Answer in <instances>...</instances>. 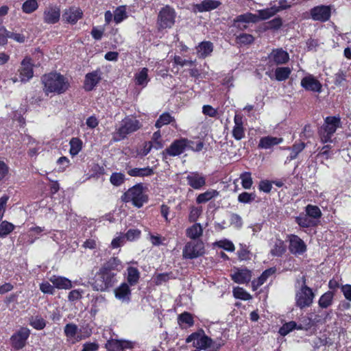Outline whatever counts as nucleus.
Masks as SVG:
<instances>
[{"instance_id":"f257e3e1","label":"nucleus","mask_w":351,"mask_h":351,"mask_svg":"<svg viewBox=\"0 0 351 351\" xmlns=\"http://www.w3.org/2000/svg\"><path fill=\"white\" fill-rule=\"evenodd\" d=\"M41 80L43 91L47 95L49 93L62 94L69 89L70 86L68 79L57 72L44 75Z\"/></svg>"},{"instance_id":"f03ea898","label":"nucleus","mask_w":351,"mask_h":351,"mask_svg":"<svg viewBox=\"0 0 351 351\" xmlns=\"http://www.w3.org/2000/svg\"><path fill=\"white\" fill-rule=\"evenodd\" d=\"M295 305L300 309L310 307L315 297L312 289L306 285V279L304 276L298 278L295 285Z\"/></svg>"},{"instance_id":"7ed1b4c3","label":"nucleus","mask_w":351,"mask_h":351,"mask_svg":"<svg viewBox=\"0 0 351 351\" xmlns=\"http://www.w3.org/2000/svg\"><path fill=\"white\" fill-rule=\"evenodd\" d=\"M117 282L116 274L108 270V268L101 267L96 273L92 286L97 291H106Z\"/></svg>"},{"instance_id":"20e7f679","label":"nucleus","mask_w":351,"mask_h":351,"mask_svg":"<svg viewBox=\"0 0 351 351\" xmlns=\"http://www.w3.org/2000/svg\"><path fill=\"white\" fill-rule=\"evenodd\" d=\"M141 128V124L138 120L133 117H125L121 121L119 128L117 129L113 138L115 141H119Z\"/></svg>"},{"instance_id":"39448f33","label":"nucleus","mask_w":351,"mask_h":351,"mask_svg":"<svg viewBox=\"0 0 351 351\" xmlns=\"http://www.w3.org/2000/svg\"><path fill=\"white\" fill-rule=\"evenodd\" d=\"M340 126L339 117H327L319 132L322 142L324 143L331 142L333 134Z\"/></svg>"},{"instance_id":"423d86ee","label":"nucleus","mask_w":351,"mask_h":351,"mask_svg":"<svg viewBox=\"0 0 351 351\" xmlns=\"http://www.w3.org/2000/svg\"><path fill=\"white\" fill-rule=\"evenodd\" d=\"M122 198L124 202H132L138 208L141 207L147 201V197L143 192V187L139 184L130 189L124 193Z\"/></svg>"},{"instance_id":"0eeeda50","label":"nucleus","mask_w":351,"mask_h":351,"mask_svg":"<svg viewBox=\"0 0 351 351\" xmlns=\"http://www.w3.org/2000/svg\"><path fill=\"white\" fill-rule=\"evenodd\" d=\"M204 254V244L201 241H191L186 243L182 256L185 258L194 259Z\"/></svg>"},{"instance_id":"6e6552de","label":"nucleus","mask_w":351,"mask_h":351,"mask_svg":"<svg viewBox=\"0 0 351 351\" xmlns=\"http://www.w3.org/2000/svg\"><path fill=\"white\" fill-rule=\"evenodd\" d=\"M176 13L173 8L167 5L162 8L158 15V25L161 29L171 28L175 23Z\"/></svg>"},{"instance_id":"1a4fd4ad","label":"nucleus","mask_w":351,"mask_h":351,"mask_svg":"<svg viewBox=\"0 0 351 351\" xmlns=\"http://www.w3.org/2000/svg\"><path fill=\"white\" fill-rule=\"evenodd\" d=\"M191 143V141L184 138L176 140L163 152V153H166L170 156H179L190 146Z\"/></svg>"},{"instance_id":"9d476101","label":"nucleus","mask_w":351,"mask_h":351,"mask_svg":"<svg viewBox=\"0 0 351 351\" xmlns=\"http://www.w3.org/2000/svg\"><path fill=\"white\" fill-rule=\"evenodd\" d=\"M30 330L25 327L21 328L10 338L12 347L16 350L23 348L26 345V341L29 337Z\"/></svg>"},{"instance_id":"9b49d317","label":"nucleus","mask_w":351,"mask_h":351,"mask_svg":"<svg viewBox=\"0 0 351 351\" xmlns=\"http://www.w3.org/2000/svg\"><path fill=\"white\" fill-rule=\"evenodd\" d=\"M301 86L306 90L314 93H321L322 90V84L313 75L307 74L300 82Z\"/></svg>"},{"instance_id":"f8f14e48","label":"nucleus","mask_w":351,"mask_h":351,"mask_svg":"<svg viewBox=\"0 0 351 351\" xmlns=\"http://www.w3.org/2000/svg\"><path fill=\"white\" fill-rule=\"evenodd\" d=\"M223 345V343L214 341L204 332L198 341L194 343V347L207 351H217Z\"/></svg>"},{"instance_id":"ddd939ff","label":"nucleus","mask_w":351,"mask_h":351,"mask_svg":"<svg viewBox=\"0 0 351 351\" xmlns=\"http://www.w3.org/2000/svg\"><path fill=\"white\" fill-rule=\"evenodd\" d=\"M310 14L312 19L314 21L325 22L330 17L331 9L328 5H317L311 10Z\"/></svg>"},{"instance_id":"4468645a","label":"nucleus","mask_w":351,"mask_h":351,"mask_svg":"<svg viewBox=\"0 0 351 351\" xmlns=\"http://www.w3.org/2000/svg\"><path fill=\"white\" fill-rule=\"evenodd\" d=\"M19 72L20 74V81L22 83L28 82L33 77L34 71L30 58L26 57L23 60L19 69Z\"/></svg>"},{"instance_id":"2eb2a0df","label":"nucleus","mask_w":351,"mask_h":351,"mask_svg":"<svg viewBox=\"0 0 351 351\" xmlns=\"http://www.w3.org/2000/svg\"><path fill=\"white\" fill-rule=\"evenodd\" d=\"M101 71L100 70H95L93 72L88 73L86 75L84 88L86 91H90L95 88L98 83L101 80Z\"/></svg>"},{"instance_id":"dca6fc26","label":"nucleus","mask_w":351,"mask_h":351,"mask_svg":"<svg viewBox=\"0 0 351 351\" xmlns=\"http://www.w3.org/2000/svg\"><path fill=\"white\" fill-rule=\"evenodd\" d=\"M134 346L132 341L111 339L106 343V348L109 351H123L126 348L131 349Z\"/></svg>"},{"instance_id":"f3484780","label":"nucleus","mask_w":351,"mask_h":351,"mask_svg":"<svg viewBox=\"0 0 351 351\" xmlns=\"http://www.w3.org/2000/svg\"><path fill=\"white\" fill-rule=\"evenodd\" d=\"M60 17V10L56 5H49L43 12V21L47 24H54L58 22Z\"/></svg>"},{"instance_id":"a211bd4d","label":"nucleus","mask_w":351,"mask_h":351,"mask_svg":"<svg viewBox=\"0 0 351 351\" xmlns=\"http://www.w3.org/2000/svg\"><path fill=\"white\" fill-rule=\"evenodd\" d=\"M289 250L293 254H302L306 250V246L299 237L292 235L289 239Z\"/></svg>"},{"instance_id":"6ab92c4d","label":"nucleus","mask_w":351,"mask_h":351,"mask_svg":"<svg viewBox=\"0 0 351 351\" xmlns=\"http://www.w3.org/2000/svg\"><path fill=\"white\" fill-rule=\"evenodd\" d=\"M289 60V53L282 49H274L269 55V62H274L276 64H285Z\"/></svg>"},{"instance_id":"aec40b11","label":"nucleus","mask_w":351,"mask_h":351,"mask_svg":"<svg viewBox=\"0 0 351 351\" xmlns=\"http://www.w3.org/2000/svg\"><path fill=\"white\" fill-rule=\"evenodd\" d=\"M234 125L232 129V136L237 141L245 137V128L243 127V117L241 114H235L234 117Z\"/></svg>"},{"instance_id":"412c9836","label":"nucleus","mask_w":351,"mask_h":351,"mask_svg":"<svg viewBox=\"0 0 351 351\" xmlns=\"http://www.w3.org/2000/svg\"><path fill=\"white\" fill-rule=\"evenodd\" d=\"M115 298L122 302H129L131 297V290L129 285L123 282L114 291Z\"/></svg>"},{"instance_id":"4be33fe9","label":"nucleus","mask_w":351,"mask_h":351,"mask_svg":"<svg viewBox=\"0 0 351 351\" xmlns=\"http://www.w3.org/2000/svg\"><path fill=\"white\" fill-rule=\"evenodd\" d=\"M186 180L194 189H199L206 184V178L197 172L190 173L186 177Z\"/></svg>"},{"instance_id":"5701e85b","label":"nucleus","mask_w":351,"mask_h":351,"mask_svg":"<svg viewBox=\"0 0 351 351\" xmlns=\"http://www.w3.org/2000/svg\"><path fill=\"white\" fill-rule=\"evenodd\" d=\"M82 11L75 7H72L64 10L62 19L65 21L74 24L82 16Z\"/></svg>"},{"instance_id":"b1692460","label":"nucleus","mask_w":351,"mask_h":351,"mask_svg":"<svg viewBox=\"0 0 351 351\" xmlns=\"http://www.w3.org/2000/svg\"><path fill=\"white\" fill-rule=\"evenodd\" d=\"M232 280L239 284H244L250 281L252 278L251 271L247 269H236L231 274Z\"/></svg>"},{"instance_id":"393cba45","label":"nucleus","mask_w":351,"mask_h":351,"mask_svg":"<svg viewBox=\"0 0 351 351\" xmlns=\"http://www.w3.org/2000/svg\"><path fill=\"white\" fill-rule=\"evenodd\" d=\"M49 281L58 289H70L73 287L71 281L63 276L53 275L49 278Z\"/></svg>"},{"instance_id":"a878e982","label":"nucleus","mask_w":351,"mask_h":351,"mask_svg":"<svg viewBox=\"0 0 351 351\" xmlns=\"http://www.w3.org/2000/svg\"><path fill=\"white\" fill-rule=\"evenodd\" d=\"M283 141L282 138H277L271 136L263 137L260 139L258 147L262 149H270L276 145H278Z\"/></svg>"},{"instance_id":"bb28decb","label":"nucleus","mask_w":351,"mask_h":351,"mask_svg":"<svg viewBox=\"0 0 351 351\" xmlns=\"http://www.w3.org/2000/svg\"><path fill=\"white\" fill-rule=\"evenodd\" d=\"M199 58H204L210 55L213 51V45L210 41H203L196 47Z\"/></svg>"},{"instance_id":"cd10ccee","label":"nucleus","mask_w":351,"mask_h":351,"mask_svg":"<svg viewBox=\"0 0 351 351\" xmlns=\"http://www.w3.org/2000/svg\"><path fill=\"white\" fill-rule=\"evenodd\" d=\"M202 234L203 228L199 223H194L186 230V235L193 241H197L196 239L202 237Z\"/></svg>"},{"instance_id":"c85d7f7f","label":"nucleus","mask_w":351,"mask_h":351,"mask_svg":"<svg viewBox=\"0 0 351 351\" xmlns=\"http://www.w3.org/2000/svg\"><path fill=\"white\" fill-rule=\"evenodd\" d=\"M349 67L340 69L334 75V84L338 87L343 86L347 82Z\"/></svg>"},{"instance_id":"c756f323","label":"nucleus","mask_w":351,"mask_h":351,"mask_svg":"<svg viewBox=\"0 0 351 351\" xmlns=\"http://www.w3.org/2000/svg\"><path fill=\"white\" fill-rule=\"evenodd\" d=\"M258 21V16L256 14L251 12H247L243 14L237 16L233 21V25H237V23H255Z\"/></svg>"},{"instance_id":"7c9ffc66","label":"nucleus","mask_w":351,"mask_h":351,"mask_svg":"<svg viewBox=\"0 0 351 351\" xmlns=\"http://www.w3.org/2000/svg\"><path fill=\"white\" fill-rule=\"evenodd\" d=\"M134 80L136 84L143 88L145 87L149 81L148 69L144 67L139 72L136 73L134 75Z\"/></svg>"},{"instance_id":"2f4dec72","label":"nucleus","mask_w":351,"mask_h":351,"mask_svg":"<svg viewBox=\"0 0 351 351\" xmlns=\"http://www.w3.org/2000/svg\"><path fill=\"white\" fill-rule=\"evenodd\" d=\"M154 169L151 167L134 168L129 169L128 173L132 177L150 176L154 174Z\"/></svg>"},{"instance_id":"473e14b6","label":"nucleus","mask_w":351,"mask_h":351,"mask_svg":"<svg viewBox=\"0 0 351 351\" xmlns=\"http://www.w3.org/2000/svg\"><path fill=\"white\" fill-rule=\"evenodd\" d=\"M219 192L216 190L211 189L206 191V192L199 194L196 198V202L197 204H203L208 202L211 199L217 197Z\"/></svg>"},{"instance_id":"72a5a7b5","label":"nucleus","mask_w":351,"mask_h":351,"mask_svg":"<svg viewBox=\"0 0 351 351\" xmlns=\"http://www.w3.org/2000/svg\"><path fill=\"white\" fill-rule=\"evenodd\" d=\"M334 293L332 291H327L324 293L318 301L319 306L322 308H326L330 306L333 302Z\"/></svg>"},{"instance_id":"f704fd0d","label":"nucleus","mask_w":351,"mask_h":351,"mask_svg":"<svg viewBox=\"0 0 351 351\" xmlns=\"http://www.w3.org/2000/svg\"><path fill=\"white\" fill-rule=\"evenodd\" d=\"M140 278V272L138 269L133 267H129L128 268V277L127 280L130 286L136 285Z\"/></svg>"},{"instance_id":"c9c22d12","label":"nucleus","mask_w":351,"mask_h":351,"mask_svg":"<svg viewBox=\"0 0 351 351\" xmlns=\"http://www.w3.org/2000/svg\"><path fill=\"white\" fill-rule=\"evenodd\" d=\"M219 5V3L213 0H205L199 4L196 5V8L199 12L209 11L217 8Z\"/></svg>"},{"instance_id":"e433bc0d","label":"nucleus","mask_w":351,"mask_h":351,"mask_svg":"<svg viewBox=\"0 0 351 351\" xmlns=\"http://www.w3.org/2000/svg\"><path fill=\"white\" fill-rule=\"evenodd\" d=\"M29 324L38 330H43L46 326V321L40 315L32 316L29 318Z\"/></svg>"},{"instance_id":"4c0bfd02","label":"nucleus","mask_w":351,"mask_h":351,"mask_svg":"<svg viewBox=\"0 0 351 351\" xmlns=\"http://www.w3.org/2000/svg\"><path fill=\"white\" fill-rule=\"evenodd\" d=\"M128 18L126 8L124 5L119 6L114 11V21L116 24L121 23Z\"/></svg>"},{"instance_id":"58836bf2","label":"nucleus","mask_w":351,"mask_h":351,"mask_svg":"<svg viewBox=\"0 0 351 351\" xmlns=\"http://www.w3.org/2000/svg\"><path fill=\"white\" fill-rule=\"evenodd\" d=\"M276 271V269L269 268L266 269L261 276L256 280L252 282V285L254 288L261 286L267 280L269 276L273 275Z\"/></svg>"},{"instance_id":"ea45409f","label":"nucleus","mask_w":351,"mask_h":351,"mask_svg":"<svg viewBox=\"0 0 351 351\" xmlns=\"http://www.w3.org/2000/svg\"><path fill=\"white\" fill-rule=\"evenodd\" d=\"M278 12H279V9L276 8V6H272L269 8L258 10V14L257 15V16H258V21L260 19H268Z\"/></svg>"},{"instance_id":"a19ab883","label":"nucleus","mask_w":351,"mask_h":351,"mask_svg":"<svg viewBox=\"0 0 351 351\" xmlns=\"http://www.w3.org/2000/svg\"><path fill=\"white\" fill-rule=\"evenodd\" d=\"M103 268H108L110 271H121L123 268L121 262L118 258H111L103 267Z\"/></svg>"},{"instance_id":"79ce46f5","label":"nucleus","mask_w":351,"mask_h":351,"mask_svg":"<svg viewBox=\"0 0 351 351\" xmlns=\"http://www.w3.org/2000/svg\"><path fill=\"white\" fill-rule=\"evenodd\" d=\"M202 211L203 209L202 206H191L188 218L189 221L191 223L196 222L199 216L202 215Z\"/></svg>"},{"instance_id":"37998d69","label":"nucleus","mask_w":351,"mask_h":351,"mask_svg":"<svg viewBox=\"0 0 351 351\" xmlns=\"http://www.w3.org/2000/svg\"><path fill=\"white\" fill-rule=\"evenodd\" d=\"M82 142L77 138H72L70 141V154L72 156L77 155L82 149Z\"/></svg>"},{"instance_id":"c03bdc74","label":"nucleus","mask_w":351,"mask_h":351,"mask_svg":"<svg viewBox=\"0 0 351 351\" xmlns=\"http://www.w3.org/2000/svg\"><path fill=\"white\" fill-rule=\"evenodd\" d=\"M291 72L289 67H278L275 71L276 79L278 81H284L289 77Z\"/></svg>"},{"instance_id":"a18cd8bd","label":"nucleus","mask_w":351,"mask_h":351,"mask_svg":"<svg viewBox=\"0 0 351 351\" xmlns=\"http://www.w3.org/2000/svg\"><path fill=\"white\" fill-rule=\"evenodd\" d=\"M38 8V4L36 0H27L22 5L23 12L26 14H30L36 10Z\"/></svg>"},{"instance_id":"49530a36","label":"nucleus","mask_w":351,"mask_h":351,"mask_svg":"<svg viewBox=\"0 0 351 351\" xmlns=\"http://www.w3.org/2000/svg\"><path fill=\"white\" fill-rule=\"evenodd\" d=\"M174 120L173 117L168 112L162 113L156 122L155 126L157 128H160L163 125L170 123Z\"/></svg>"},{"instance_id":"de8ad7c7","label":"nucleus","mask_w":351,"mask_h":351,"mask_svg":"<svg viewBox=\"0 0 351 351\" xmlns=\"http://www.w3.org/2000/svg\"><path fill=\"white\" fill-rule=\"evenodd\" d=\"M306 215L311 218L319 219L322 216V212L317 206L308 204L306 206Z\"/></svg>"},{"instance_id":"09e8293b","label":"nucleus","mask_w":351,"mask_h":351,"mask_svg":"<svg viewBox=\"0 0 351 351\" xmlns=\"http://www.w3.org/2000/svg\"><path fill=\"white\" fill-rule=\"evenodd\" d=\"M254 40V38L252 34L242 33L236 36V42L240 45H250Z\"/></svg>"},{"instance_id":"8fccbe9b","label":"nucleus","mask_w":351,"mask_h":351,"mask_svg":"<svg viewBox=\"0 0 351 351\" xmlns=\"http://www.w3.org/2000/svg\"><path fill=\"white\" fill-rule=\"evenodd\" d=\"M14 228V226L7 221H3L0 224V237H5Z\"/></svg>"},{"instance_id":"3c124183","label":"nucleus","mask_w":351,"mask_h":351,"mask_svg":"<svg viewBox=\"0 0 351 351\" xmlns=\"http://www.w3.org/2000/svg\"><path fill=\"white\" fill-rule=\"evenodd\" d=\"M295 221L302 228H308L313 225V221L310 217L306 214H301L296 217Z\"/></svg>"},{"instance_id":"603ef678","label":"nucleus","mask_w":351,"mask_h":351,"mask_svg":"<svg viewBox=\"0 0 351 351\" xmlns=\"http://www.w3.org/2000/svg\"><path fill=\"white\" fill-rule=\"evenodd\" d=\"M78 327L76 324L69 323L66 324L64 328V332L66 337L69 339L74 338L77 333Z\"/></svg>"},{"instance_id":"864d4df0","label":"nucleus","mask_w":351,"mask_h":351,"mask_svg":"<svg viewBox=\"0 0 351 351\" xmlns=\"http://www.w3.org/2000/svg\"><path fill=\"white\" fill-rule=\"evenodd\" d=\"M241 180V185L245 189H250L253 184L252 178L250 172H244L240 175Z\"/></svg>"},{"instance_id":"5fc2aeb1","label":"nucleus","mask_w":351,"mask_h":351,"mask_svg":"<svg viewBox=\"0 0 351 351\" xmlns=\"http://www.w3.org/2000/svg\"><path fill=\"white\" fill-rule=\"evenodd\" d=\"M3 32L5 36H6V40H8V38H12L15 41L23 43L25 40V37L24 35L17 33H14L10 31H8L5 28L3 29Z\"/></svg>"},{"instance_id":"6e6d98bb","label":"nucleus","mask_w":351,"mask_h":351,"mask_svg":"<svg viewBox=\"0 0 351 351\" xmlns=\"http://www.w3.org/2000/svg\"><path fill=\"white\" fill-rule=\"evenodd\" d=\"M233 295L236 298L243 300H248L252 298L250 293L241 287L234 288L233 290Z\"/></svg>"},{"instance_id":"4d7b16f0","label":"nucleus","mask_w":351,"mask_h":351,"mask_svg":"<svg viewBox=\"0 0 351 351\" xmlns=\"http://www.w3.org/2000/svg\"><path fill=\"white\" fill-rule=\"evenodd\" d=\"M124 180L125 175L121 173H113L110 178L111 184L117 186L121 185Z\"/></svg>"},{"instance_id":"13d9d810","label":"nucleus","mask_w":351,"mask_h":351,"mask_svg":"<svg viewBox=\"0 0 351 351\" xmlns=\"http://www.w3.org/2000/svg\"><path fill=\"white\" fill-rule=\"evenodd\" d=\"M285 252V247L282 241H278L271 250L273 256H280Z\"/></svg>"},{"instance_id":"bf43d9fd","label":"nucleus","mask_w":351,"mask_h":351,"mask_svg":"<svg viewBox=\"0 0 351 351\" xmlns=\"http://www.w3.org/2000/svg\"><path fill=\"white\" fill-rule=\"evenodd\" d=\"M304 147H305V144L304 143L300 142L299 143L294 144L291 149V152L290 154L289 160H291L295 159L297 157V156L298 155V154L300 152H301L304 149Z\"/></svg>"},{"instance_id":"052dcab7","label":"nucleus","mask_w":351,"mask_h":351,"mask_svg":"<svg viewBox=\"0 0 351 351\" xmlns=\"http://www.w3.org/2000/svg\"><path fill=\"white\" fill-rule=\"evenodd\" d=\"M256 195L254 193H249L247 192H243L239 194L238 197V201L241 203L247 204L254 200Z\"/></svg>"},{"instance_id":"680f3d73","label":"nucleus","mask_w":351,"mask_h":351,"mask_svg":"<svg viewBox=\"0 0 351 351\" xmlns=\"http://www.w3.org/2000/svg\"><path fill=\"white\" fill-rule=\"evenodd\" d=\"M230 223L235 228L240 229L243 226V219L240 215L232 213L230 215Z\"/></svg>"},{"instance_id":"e2e57ef3","label":"nucleus","mask_w":351,"mask_h":351,"mask_svg":"<svg viewBox=\"0 0 351 351\" xmlns=\"http://www.w3.org/2000/svg\"><path fill=\"white\" fill-rule=\"evenodd\" d=\"M296 323L295 322H289L288 323L285 324L279 330V332L281 335L285 336L289 332L292 331L293 329L296 328Z\"/></svg>"},{"instance_id":"0e129e2a","label":"nucleus","mask_w":351,"mask_h":351,"mask_svg":"<svg viewBox=\"0 0 351 351\" xmlns=\"http://www.w3.org/2000/svg\"><path fill=\"white\" fill-rule=\"evenodd\" d=\"M217 245L228 252H234L235 250L233 243L228 240H221L216 243Z\"/></svg>"},{"instance_id":"69168bd1","label":"nucleus","mask_w":351,"mask_h":351,"mask_svg":"<svg viewBox=\"0 0 351 351\" xmlns=\"http://www.w3.org/2000/svg\"><path fill=\"white\" fill-rule=\"evenodd\" d=\"M141 231L138 229H130L123 235L124 238L128 241H132L140 237Z\"/></svg>"},{"instance_id":"338daca9","label":"nucleus","mask_w":351,"mask_h":351,"mask_svg":"<svg viewBox=\"0 0 351 351\" xmlns=\"http://www.w3.org/2000/svg\"><path fill=\"white\" fill-rule=\"evenodd\" d=\"M84 293L83 290L75 289L72 290L69 293L68 300L70 302H75L82 298V294Z\"/></svg>"},{"instance_id":"774afa93","label":"nucleus","mask_w":351,"mask_h":351,"mask_svg":"<svg viewBox=\"0 0 351 351\" xmlns=\"http://www.w3.org/2000/svg\"><path fill=\"white\" fill-rule=\"evenodd\" d=\"M40 289L44 293L53 295L55 291V287L49 282H43L40 285Z\"/></svg>"}]
</instances>
